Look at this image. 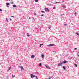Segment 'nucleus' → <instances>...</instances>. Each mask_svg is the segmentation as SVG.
<instances>
[{
  "label": "nucleus",
  "mask_w": 79,
  "mask_h": 79,
  "mask_svg": "<svg viewBox=\"0 0 79 79\" xmlns=\"http://www.w3.org/2000/svg\"><path fill=\"white\" fill-rule=\"evenodd\" d=\"M49 28L51 29V26H49Z\"/></svg>",
  "instance_id": "22"
},
{
  "label": "nucleus",
  "mask_w": 79,
  "mask_h": 79,
  "mask_svg": "<svg viewBox=\"0 0 79 79\" xmlns=\"http://www.w3.org/2000/svg\"><path fill=\"white\" fill-rule=\"evenodd\" d=\"M29 19H31V18H29Z\"/></svg>",
  "instance_id": "41"
},
{
  "label": "nucleus",
  "mask_w": 79,
  "mask_h": 79,
  "mask_svg": "<svg viewBox=\"0 0 79 79\" xmlns=\"http://www.w3.org/2000/svg\"><path fill=\"white\" fill-rule=\"evenodd\" d=\"M51 78H52V77H50L49 78V79H50Z\"/></svg>",
  "instance_id": "38"
},
{
  "label": "nucleus",
  "mask_w": 79,
  "mask_h": 79,
  "mask_svg": "<svg viewBox=\"0 0 79 79\" xmlns=\"http://www.w3.org/2000/svg\"><path fill=\"white\" fill-rule=\"evenodd\" d=\"M41 13H45V12H44V11H41Z\"/></svg>",
  "instance_id": "14"
},
{
  "label": "nucleus",
  "mask_w": 79,
  "mask_h": 79,
  "mask_svg": "<svg viewBox=\"0 0 79 79\" xmlns=\"http://www.w3.org/2000/svg\"><path fill=\"white\" fill-rule=\"evenodd\" d=\"M11 17H12V18H14V16H11Z\"/></svg>",
  "instance_id": "31"
},
{
  "label": "nucleus",
  "mask_w": 79,
  "mask_h": 79,
  "mask_svg": "<svg viewBox=\"0 0 79 79\" xmlns=\"http://www.w3.org/2000/svg\"><path fill=\"white\" fill-rule=\"evenodd\" d=\"M6 5H10V3L9 2H7L6 3Z\"/></svg>",
  "instance_id": "11"
},
{
  "label": "nucleus",
  "mask_w": 79,
  "mask_h": 79,
  "mask_svg": "<svg viewBox=\"0 0 79 79\" xmlns=\"http://www.w3.org/2000/svg\"><path fill=\"white\" fill-rule=\"evenodd\" d=\"M12 77H15V76L13 75H12Z\"/></svg>",
  "instance_id": "20"
},
{
  "label": "nucleus",
  "mask_w": 79,
  "mask_h": 79,
  "mask_svg": "<svg viewBox=\"0 0 79 79\" xmlns=\"http://www.w3.org/2000/svg\"><path fill=\"white\" fill-rule=\"evenodd\" d=\"M55 45V44H50L49 45H48V47H52V46H54Z\"/></svg>",
  "instance_id": "3"
},
{
  "label": "nucleus",
  "mask_w": 79,
  "mask_h": 79,
  "mask_svg": "<svg viewBox=\"0 0 79 79\" xmlns=\"http://www.w3.org/2000/svg\"><path fill=\"white\" fill-rule=\"evenodd\" d=\"M76 14H77V13L75 12V16H76Z\"/></svg>",
  "instance_id": "30"
},
{
  "label": "nucleus",
  "mask_w": 79,
  "mask_h": 79,
  "mask_svg": "<svg viewBox=\"0 0 79 79\" xmlns=\"http://www.w3.org/2000/svg\"><path fill=\"white\" fill-rule=\"evenodd\" d=\"M74 50H77V48H74Z\"/></svg>",
  "instance_id": "27"
},
{
  "label": "nucleus",
  "mask_w": 79,
  "mask_h": 79,
  "mask_svg": "<svg viewBox=\"0 0 79 79\" xmlns=\"http://www.w3.org/2000/svg\"><path fill=\"white\" fill-rule=\"evenodd\" d=\"M78 56L79 57V55H78Z\"/></svg>",
  "instance_id": "43"
},
{
  "label": "nucleus",
  "mask_w": 79,
  "mask_h": 79,
  "mask_svg": "<svg viewBox=\"0 0 79 79\" xmlns=\"http://www.w3.org/2000/svg\"><path fill=\"white\" fill-rule=\"evenodd\" d=\"M6 21H7V22H8V19L6 18Z\"/></svg>",
  "instance_id": "21"
},
{
  "label": "nucleus",
  "mask_w": 79,
  "mask_h": 79,
  "mask_svg": "<svg viewBox=\"0 0 79 79\" xmlns=\"http://www.w3.org/2000/svg\"><path fill=\"white\" fill-rule=\"evenodd\" d=\"M2 5L1 4H0V7H2Z\"/></svg>",
  "instance_id": "23"
},
{
  "label": "nucleus",
  "mask_w": 79,
  "mask_h": 79,
  "mask_svg": "<svg viewBox=\"0 0 79 79\" xmlns=\"http://www.w3.org/2000/svg\"><path fill=\"white\" fill-rule=\"evenodd\" d=\"M27 37H29V36H30V35H29V34L28 33H27Z\"/></svg>",
  "instance_id": "9"
},
{
  "label": "nucleus",
  "mask_w": 79,
  "mask_h": 79,
  "mask_svg": "<svg viewBox=\"0 0 79 79\" xmlns=\"http://www.w3.org/2000/svg\"><path fill=\"white\" fill-rule=\"evenodd\" d=\"M11 67H10L8 69V71H9V70H10L11 69Z\"/></svg>",
  "instance_id": "18"
},
{
  "label": "nucleus",
  "mask_w": 79,
  "mask_h": 79,
  "mask_svg": "<svg viewBox=\"0 0 79 79\" xmlns=\"http://www.w3.org/2000/svg\"><path fill=\"white\" fill-rule=\"evenodd\" d=\"M63 64V61H61L60 63H59L58 65V66H61L62 64Z\"/></svg>",
  "instance_id": "1"
},
{
  "label": "nucleus",
  "mask_w": 79,
  "mask_h": 79,
  "mask_svg": "<svg viewBox=\"0 0 79 79\" xmlns=\"http://www.w3.org/2000/svg\"><path fill=\"white\" fill-rule=\"evenodd\" d=\"M0 11H3V10H2L1 9H0Z\"/></svg>",
  "instance_id": "28"
},
{
  "label": "nucleus",
  "mask_w": 79,
  "mask_h": 79,
  "mask_svg": "<svg viewBox=\"0 0 79 79\" xmlns=\"http://www.w3.org/2000/svg\"><path fill=\"white\" fill-rule=\"evenodd\" d=\"M68 67V68H69V66H68V67Z\"/></svg>",
  "instance_id": "45"
},
{
  "label": "nucleus",
  "mask_w": 79,
  "mask_h": 79,
  "mask_svg": "<svg viewBox=\"0 0 79 79\" xmlns=\"http://www.w3.org/2000/svg\"><path fill=\"white\" fill-rule=\"evenodd\" d=\"M63 63H64V64H65V63H66V60L64 61Z\"/></svg>",
  "instance_id": "10"
},
{
  "label": "nucleus",
  "mask_w": 79,
  "mask_h": 79,
  "mask_svg": "<svg viewBox=\"0 0 79 79\" xmlns=\"http://www.w3.org/2000/svg\"><path fill=\"white\" fill-rule=\"evenodd\" d=\"M44 10L45 11H47V12L49 11V9H48V8H46V7H45L44 8Z\"/></svg>",
  "instance_id": "2"
},
{
  "label": "nucleus",
  "mask_w": 79,
  "mask_h": 79,
  "mask_svg": "<svg viewBox=\"0 0 79 79\" xmlns=\"http://www.w3.org/2000/svg\"><path fill=\"white\" fill-rule=\"evenodd\" d=\"M7 7H9V6H8V5H7Z\"/></svg>",
  "instance_id": "37"
},
{
  "label": "nucleus",
  "mask_w": 79,
  "mask_h": 79,
  "mask_svg": "<svg viewBox=\"0 0 79 79\" xmlns=\"http://www.w3.org/2000/svg\"><path fill=\"white\" fill-rule=\"evenodd\" d=\"M62 7H63V8H66V6H62Z\"/></svg>",
  "instance_id": "19"
},
{
  "label": "nucleus",
  "mask_w": 79,
  "mask_h": 79,
  "mask_svg": "<svg viewBox=\"0 0 79 79\" xmlns=\"http://www.w3.org/2000/svg\"><path fill=\"white\" fill-rule=\"evenodd\" d=\"M44 15L43 14V15H41V16H44Z\"/></svg>",
  "instance_id": "26"
},
{
  "label": "nucleus",
  "mask_w": 79,
  "mask_h": 79,
  "mask_svg": "<svg viewBox=\"0 0 79 79\" xmlns=\"http://www.w3.org/2000/svg\"><path fill=\"white\" fill-rule=\"evenodd\" d=\"M19 67L21 68V70H24V68H23V67L21 66H20Z\"/></svg>",
  "instance_id": "5"
},
{
  "label": "nucleus",
  "mask_w": 79,
  "mask_h": 79,
  "mask_svg": "<svg viewBox=\"0 0 79 79\" xmlns=\"http://www.w3.org/2000/svg\"><path fill=\"white\" fill-rule=\"evenodd\" d=\"M64 2V0H63V1H62V2Z\"/></svg>",
  "instance_id": "33"
},
{
  "label": "nucleus",
  "mask_w": 79,
  "mask_h": 79,
  "mask_svg": "<svg viewBox=\"0 0 79 79\" xmlns=\"http://www.w3.org/2000/svg\"><path fill=\"white\" fill-rule=\"evenodd\" d=\"M41 45H43V44H41L40 45V47H41Z\"/></svg>",
  "instance_id": "15"
},
{
  "label": "nucleus",
  "mask_w": 79,
  "mask_h": 79,
  "mask_svg": "<svg viewBox=\"0 0 79 79\" xmlns=\"http://www.w3.org/2000/svg\"><path fill=\"white\" fill-rule=\"evenodd\" d=\"M49 5H51V4H49Z\"/></svg>",
  "instance_id": "46"
},
{
  "label": "nucleus",
  "mask_w": 79,
  "mask_h": 79,
  "mask_svg": "<svg viewBox=\"0 0 79 79\" xmlns=\"http://www.w3.org/2000/svg\"><path fill=\"white\" fill-rule=\"evenodd\" d=\"M64 26H67V24H64Z\"/></svg>",
  "instance_id": "32"
},
{
  "label": "nucleus",
  "mask_w": 79,
  "mask_h": 79,
  "mask_svg": "<svg viewBox=\"0 0 79 79\" xmlns=\"http://www.w3.org/2000/svg\"><path fill=\"white\" fill-rule=\"evenodd\" d=\"M57 3H60V2H57Z\"/></svg>",
  "instance_id": "39"
},
{
  "label": "nucleus",
  "mask_w": 79,
  "mask_h": 79,
  "mask_svg": "<svg viewBox=\"0 0 79 79\" xmlns=\"http://www.w3.org/2000/svg\"><path fill=\"white\" fill-rule=\"evenodd\" d=\"M34 15H37V14L35 13V14H34Z\"/></svg>",
  "instance_id": "40"
},
{
  "label": "nucleus",
  "mask_w": 79,
  "mask_h": 79,
  "mask_svg": "<svg viewBox=\"0 0 79 79\" xmlns=\"http://www.w3.org/2000/svg\"><path fill=\"white\" fill-rule=\"evenodd\" d=\"M32 19H34V17H32Z\"/></svg>",
  "instance_id": "42"
},
{
  "label": "nucleus",
  "mask_w": 79,
  "mask_h": 79,
  "mask_svg": "<svg viewBox=\"0 0 79 79\" xmlns=\"http://www.w3.org/2000/svg\"><path fill=\"white\" fill-rule=\"evenodd\" d=\"M35 2H38V0H35Z\"/></svg>",
  "instance_id": "24"
},
{
  "label": "nucleus",
  "mask_w": 79,
  "mask_h": 79,
  "mask_svg": "<svg viewBox=\"0 0 79 79\" xmlns=\"http://www.w3.org/2000/svg\"><path fill=\"white\" fill-rule=\"evenodd\" d=\"M55 7H54L53 8V10H54V9H55Z\"/></svg>",
  "instance_id": "29"
},
{
  "label": "nucleus",
  "mask_w": 79,
  "mask_h": 79,
  "mask_svg": "<svg viewBox=\"0 0 79 79\" xmlns=\"http://www.w3.org/2000/svg\"><path fill=\"white\" fill-rule=\"evenodd\" d=\"M41 65H42V63H40L39 64V66H41Z\"/></svg>",
  "instance_id": "16"
},
{
  "label": "nucleus",
  "mask_w": 79,
  "mask_h": 79,
  "mask_svg": "<svg viewBox=\"0 0 79 79\" xmlns=\"http://www.w3.org/2000/svg\"><path fill=\"white\" fill-rule=\"evenodd\" d=\"M42 58L44 59V54H42Z\"/></svg>",
  "instance_id": "8"
},
{
  "label": "nucleus",
  "mask_w": 79,
  "mask_h": 79,
  "mask_svg": "<svg viewBox=\"0 0 79 79\" xmlns=\"http://www.w3.org/2000/svg\"><path fill=\"white\" fill-rule=\"evenodd\" d=\"M10 19V21H12V19Z\"/></svg>",
  "instance_id": "34"
},
{
  "label": "nucleus",
  "mask_w": 79,
  "mask_h": 79,
  "mask_svg": "<svg viewBox=\"0 0 79 79\" xmlns=\"http://www.w3.org/2000/svg\"><path fill=\"white\" fill-rule=\"evenodd\" d=\"M7 1H10V0H7Z\"/></svg>",
  "instance_id": "36"
},
{
  "label": "nucleus",
  "mask_w": 79,
  "mask_h": 79,
  "mask_svg": "<svg viewBox=\"0 0 79 79\" xmlns=\"http://www.w3.org/2000/svg\"><path fill=\"white\" fill-rule=\"evenodd\" d=\"M63 68L64 70H65L66 69V68H65V67H64V66H63Z\"/></svg>",
  "instance_id": "12"
},
{
  "label": "nucleus",
  "mask_w": 79,
  "mask_h": 79,
  "mask_svg": "<svg viewBox=\"0 0 79 79\" xmlns=\"http://www.w3.org/2000/svg\"><path fill=\"white\" fill-rule=\"evenodd\" d=\"M74 65L75 66V67H77V64H74Z\"/></svg>",
  "instance_id": "13"
},
{
  "label": "nucleus",
  "mask_w": 79,
  "mask_h": 79,
  "mask_svg": "<svg viewBox=\"0 0 79 79\" xmlns=\"http://www.w3.org/2000/svg\"><path fill=\"white\" fill-rule=\"evenodd\" d=\"M11 1H13V0H11Z\"/></svg>",
  "instance_id": "44"
},
{
  "label": "nucleus",
  "mask_w": 79,
  "mask_h": 79,
  "mask_svg": "<svg viewBox=\"0 0 79 79\" xmlns=\"http://www.w3.org/2000/svg\"><path fill=\"white\" fill-rule=\"evenodd\" d=\"M10 3L11 4H14V2H11Z\"/></svg>",
  "instance_id": "17"
},
{
  "label": "nucleus",
  "mask_w": 79,
  "mask_h": 79,
  "mask_svg": "<svg viewBox=\"0 0 79 79\" xmlns=\"http://www.w3.org/2000/svg\"><path fill=\"white\" fill-rule=\"evenodd\" d=\"M57 2H56L55 3H55H57Z\"/></svg>",
  "instance_id": "35"
},
{
  "label": "nucleus",
  "mask_w": 79,
  "mask_h": 79,
  "mask_svg": "<svg viewBox=\"0 0 79 79\" xmlns=\"http://www.w3.org/2000/svg\"><path fill=\"white\" fill-rule=\"evenodd\" d=\"M34 57H35V56H34V55H32L31 56V58H34Z\"/></svg>",
  "instance_id": "7"
},
{
  "label": "nucleus",
  "mask_w": 79,
  "mask_h": 79,
  "mask_svg": "<svg viewBox=\"0 0 79 79\" xmlns=\"http://www.w3.org/2000/svg\"><path fill=\"white\" fill-rule=\"evenodd\" d=\"M44 66H45L47 69H50V67H49V66H47V65H45Z\"/></svg>",
  "instance_id": "4"
},
{
  "label": "nucleus",
  "mask_w": 79,
  "mask_h": 79,
  "mask_svg": "<svg viewBox=\"0 0 79 79\" xmlns=\"http://www.w3.org/2000/svg\"><path fill=\"white\" fill-rule=\"evenodd\" d=\"M76 34L77 35H79V34H78V33H76Z\"/></svg>",
  "instance_id": "25"
},
{
  "label": "nucleus",
  "mask_w": 79,
  "mask_h": 79,
  "mask_svg": "<svg viewBox=\"0 0 79 79\" xmlns=\"http://www.w3.org/2000/svg\"><path fill=\"white\" fill-rule=\"evenodd\" d=\"M12 6H13V7H14V8H16L17 7L16 5L15 4L13 5Z\"/></svg>",
  "instance_id": "6"
}]
</instances>
